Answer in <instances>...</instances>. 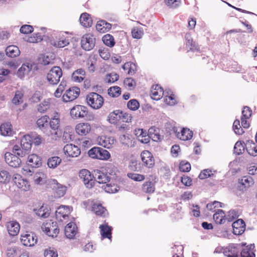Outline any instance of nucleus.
I'll return each instance as SVG.
<instances>
[{
  "label": "nucleus",
  "mask_w": 257,
  "mask_h": 257,
  "mask_svg": "<svg viewBox=\"0 0 257 257\" xmlns=\"http://www.w3.org/2000/svg\"><path fill=\"white\" fill-rule=\"evenodd\" d=\"M6 55L11 58L18 56L20 54V51L19 48L15 45H11L6 49Z\"/></svg>",
  "instance_id": "35"
},
{
  "label": "nucleus",
  "mask_w": 257,
  "mask_h": 257,
  "mask_svg": "<svg viewBox=\"0 0 257 257\" xmlns=\"http://www.w3.org/2000/svg\"><path fill=\"white\" fill-rule=\"evenodd\" d=\"M28 135L31 137L30 140L31 145L33 143L36 146H39L41 144L42 140L40 135L35 133H32Z\"/></svg>",
  "instance_id": "49"
},
{
  "label": "nucleus",
  "mask_w": 257,
  "mask_h": 257,
  "mask_svg": "<svg viewBox=\"0 0 257 257\" xmlns=\"http://www.w3.org/2000/svg\"><path fill=\"white\" fill-rule=\"evenodd\" d=\"M98 144L102 147L106 148H110L111 147V144L109 142L108 138H106L105 137H101L98 138L97 139Z\"/></svg>",
  "instance_id": "53"
},
{
  "label": "nucleus",
  "mask_w": 257,
  "mask_h": 257,
  "mask_svg": "<svg viewBox=\"0 0 257 257\" xmlns=\"http://www.w3.org/2000/svg\"><path fill=\"white\" fill-rule=\"evenodd\" d=\"M49 117L48 115H44L39 118L37 121V124L41 130L45 129L48 126Z\"/></svg>",
  "instance_id": "40"
},
{
  "label": "nucleus",
  "mask_w": 257,
  "mask_h": 257,
  "mask_svg": "<svg viewBox=\"0 0 257 257\" xmlns=\"http://www.w3.org/2000/svg\"><path fill=\"white\" fill-rule=\"evenodd\" d=\"M49 108V102L44 101L40 104L37 108L38 111L41 113L45 112Z\"/></svg>",
  "instance_id": "64"
},
{
  "label": "nucleus",
  "mask_w": 257,
  "mask_h": 257,
  "mask_svg": "<svg viewBox=\"0 0 257 257\" xmlns=\"http://www.w3.org/2000/svg\"><path fill=\"white\" fill-rule=\"evenodd\" d=\"M49 125L50 127L53 130V131H57V132H55V134L56 135H58V132L60 130L59 127H60V120L58 118H52L49 122Z\"/></svg>",
  "instance_id": "44"
},
{
  "label": "nucleus",
  "mask_w": 257,
  "mask_h": 257,
  "mask_svg": "<svg viewBox=\"0 0 257 257\" xmlns=\"http://www.w3.org/2000/svg\"><path fill=\"white\" fill-rule=\"evenodd\" d=\"M119 187L116 184L111 183L107 184L104 188L105 192L109 193H115L119 190Z\"/></svg>",
  "instance_id": "50"
},
{
  "label": "nucleus",
  "mask_w": 257,
  "mask_h": 257,
  "mask_svg": "<svg viewBox=\"0 0 257 257\" xmlns=\"http://www.w3.org/2000/svg\"><path fill=\"white\" fill-rule=\"evenodd\" d=\"M13 181L17 185L18 187L25 191H27L30 189V185L28 182L23 179L18 174L15 175L13 177Z\"/></svg>",
  "instance_id": "20"
},
{
  "label": "nucleus",
  "mask_w": 257,
  "mask_h": 257,
  "mask_svg": "<svg viewBox=\"0 0 257 257\" xmlns=\"http://www.w3.org/2000/svg\"><path fill=\"white\" fill-rule=\"evenodd\" d=\"M79 21L80 24L84 27L86 28L90 27L91 26L92 24V20L90 15L86 13H84L81 15Z\"/></svg>",
  "instance_id": "33"
},
{
  "label": "nucleus",
  "mask_w": 257,
  "mask_h": 257,
  "mask_svg": "<svg viewBox=\"0 0 257 257\" xmlns=\"http://www.w3.org/2000/svg\"><path fill=\"white\" fill-rule=\"evenodd\" d=\"M245 144L241 141L237 142L234 147V153L237 155L242 154L244 151Z\"/></svg>",
  "instance_id": "46"
},
{
  "label": "nucleus",
  "mask_w": 257,
  "mask_h": 257,
  "mask_svg": "<svg viewBox=\"0 0 257 257\" xmlns=\"http://www.w3.org/2000/svg\"><path fill=\"white\" fill-rule=\"evenodd\" d=\"M100 229V233L101 236L103 238L110 239L111 238L112 230V228L111 226L106 224H102L99 226Z\"/></svg>",
  "instance_id": "30"
},
{
  "label": "nucleus",
  "mask_w": 257,
  "mask_h": 257,
  "mask_svg": "<svg viewBox=\"0 0 257 257\" xmlns=\"http://www.w3.org/2000/svg\"><path fill=\"white\" fill-rule=\"evenodd\" d=\"M121 114V110H115L109 114L107 116V120L111 124H116L120 120Z\"/></svg>",
  "instance_id": "28"
},
{
  "label": "nucleus",
  "mask_w": 257,
  "mask_h": 257,
  "mask_svg": "<svg viewBox=\"0 0 257 257\" xmlns=\"http://www.w3.org/2000/svg\"><path fill=\"white\" fill-rule=\"evenodd\" d=\"M185 39L186 40V46L189 48L190 51H198L200 50V48L197 43L194 42L192 39L191 38L190 35L186 34L185 35Z\"/></svg>",
  "instance_id": "37"
},
{
  "label": "nucleus",
  "mask_w": 257,
  "mask_h": 257,
  "mask_svg": "<svg viewBox=\"0 0 257 257\" xmlns=\"http://www.w3.org/2000/svg\"><path fill=\"white\" fill-rule=\"evenodd\" d=\"M44 255L45 257H58V253L54 248L49 247L45 250Z\"/></svg>",
  "instance_id": "60"
},
{
  "label": "nucleus",
  "mask_w": 257,
  "mask_h": 257,
  "mask_svg": "<svg viewBox=\"0 0 257 257\" xmlns=\"http://www.w3.org/2000/svg\"><path fill=\"white\" fill-rule=\"evenodd\" d=\"M75 130L79 135L85 136L90 132L91 126L88 123H80L76 125Z\"/></svg>",
  "instance_id": "23"
},
{
  "label": "nucleus",
  "mask_w": 257,
  "mask_h": 257,
  "mask_svg": "<svg viewBox=\"0 0 257 257\" xmlns=\"http://www.w3.org/2000/svg\"><path fill=\"white\" fill-rule=\"evenodd\" d=\"M61 161L62 160L60 157L54 156L48 160L47 165L49 168L54 169L60 164Z\"/></svg>",
  "instance_id": "39"
},
{
  "label": "nucleus",
  "mask_w": 257,
  "mask_h": 257,
  "mask_svg": "<svg viewBox=\"0 0 257 257\" xmlns=\"http://www.w3.org/2000/svg\"><path fill=\"white\" fill-rule=\"evenodd\" d=\"M173 131L176 134V136L179 139L183 141H187L191 139L193 136V132L189 129L183 128L181 132H177V128L173 127Z\"/></svg>",
  "instance_id": "18"
},
{
  "label": "nucleus",
  "mask_w": 257,
  "mask_h": 257,
  "mask_svg": "<svg viewBox=\"0 0 257 257\" xmlns=\"http://www.w3.org/2000/svg\"><path fill=\"white\" fill-rule=\"evenodd\" d=\"M42 164L41 159L37 155L33 154L28 156V165L33 168H38Z\"/></svg>",
  "instance_id": "26"
},
{
  "label": "nucleus",
  "mask_w": 257,
  "mask_h": 257,
  "mask_svg": "<svg viewBox=\"0 0 257 257\" xmlns=\"http://www.w3.org/2000/svg\"><path fill=\"white\" fill-rule=\"evenodd\" d=\"M70 213V209L68 206H61L55 211L56 218L58 220L62 221L66 219Z\"/></svg>",
  "instance_id": "19"
},
{
  "label": "nucleus",
  "mask_w": 257,
  "mask_h": 257,
  "mask_svg": "<svg viewBox=\"0 0 257 257\" xmlns=\"http://www.w3.org/2000/svg\"><path fill=\"white\" fill-rule=\"evenodd\" d=\"M248 153L252 156H257V145L251 141L250 147L246 148Z\"/></svg>",
  "instance_id": "59"
},
{
  "label": "nucleus",
  "mask_w": 257,
  "mask_h": 257,
  "mask_svg": "<svg viewBox=\"0 0 257 257\" xmlns=\"http://www.w3.org/2000/svg\"><path fill=\"white\" fill-rule=\"evenodd\" d=\"M50 187L55 192L56 197L60 198L63 196L66 191V187L59 183L55 179L51 180L49 182Z\"/></svg>",
  "instance_id": "10"
},
{
  "label": "nucleus",
  "mask_w": 257,
  "mask_h": 257,
  "mask_svg": "<svg viewBox=\"0 0 257 257\" xmlns=\"http://www.w3.org/2000/svg\"><path fill=\"white\" fill-rule=\"evenodd\" d=\"M180 171L183 172H188L191 169L190 164L186 161H182L179 166Z\"/></svg>",
  "instance_id": "58"
},
{
  "label": "nucleus",
  "mask_w": 257,
  "mask_h": 257,
  "mask_svg": "<svg viewBox=\"0 0 257 257\" xmlns=\"http://www.w3.org/2000/svg\"><path fill=\"white\" fill-rule=\"evenodd\" d=\"M103 43L109 47H112L115 45V41L113 37L110 34H106L102 37Z\"/></svg>",
  "instance_id": "42"
},
{
  "label": "nucleus",
  "mask_w": 257,
  "mask_h": 257,
  "mask_svg": "<svg viewBox=\"0 0 257 257\" xmlns=\"http://www.w3.org/2000/svg\"><path fill=\"white\" fill-rule=\"evenodd\" d=\"M92 211L96 215L105 217L107 214V210L102 205L97 202H94L92 206Z\"/></svg>",
  "instance_id": "24"
},
{
  "label": "nucleus",
  "mask_w": 257,
  "mask_h": 257,
  "mask_svg": "<svg viewBox=\"0 0 257 257\" xmlns=\"http://www.w3.org/2000/svg\"><path fill=\"white\" fill-rule=\"evenodd\" d=\"M80 94V89L76 87L70 88L66 91L62 96L64 102L71 101L78 97Z\"/></svg>",
  "instance_id": "14"
},
{
  "label": "nucleus",
  "mask_w": 257,
  "mask_h": 257,
  "mask_svg": "<svg viewBox=\"0 0 257 257\" xmlns=\"http://www.w3.org/2000/svg\"><path fill=\"white\" fill-rule=\"evenodd\" d=\"M11 124L10 123L2 124L0 126V132L3 136H10L12 133Z\"/></svg>",
  "instance_id": "41"
},
{
  "label": "nucleus",
  "mask_w": 257,
  "mask_h": 257,
  "mask_svg": "<svg viewBox=\"0 0 257 257\" xmlns=\"http://www.w3.org/2000/svg\"><path fill=\"white\" fill-rule=\"evenodd\" d=\"M30 139L29 135L24 136L21 140L20 146L15 145L13 148L12 152L21 157L29 154L32 148Z\"/></svg>",
  "instance_id": "1"
},
{
  "label": "nucleus",
  "mask_w": 257,
  "mask_h": 257,
  "mask_svg": "<svg viewBox=\"0 0 257 257\" xmlns=\"http://www.w3.org/2000/svg\"><path fill=\"white\" fill-rule=\"evenodd\" d=\"M85 75V71L84 69H78L72 74L71 79L74 82H80L84 80Z\"/></svg>",
  "instance_id": "31"
},
{
  "label": "nucleus",
  "mask_w": 257,
  "mask_h": 257,
  "mask_svg": "<svg viewBox=\"0 0 257 257\" xmlns=\"http://www.w3.org/2000/svg\"><path fill=\"white\" fill-rule=\"evenodd\" d=\"M239 183L245 188H248L253 184L254 181L251 177L245 176L239 181Z\"/></svg>",
  "instance_id": "45"
},
{
  "label": "nucleus",
  "mask_w": 257,
  "mask_h": 257,
  "mask_svg": "<svg viewBox=\"0 0 257 257\" xmlns=\"http://www.w3.org/2000/svg\"><path fill=\"white\" fill-rule=\"evenodd\" d=\"M213 219L215 222L219 224H223L226 220L225 214L222 209H217L216 212L213 214Z\"/></svg>",
  "instance_id": "32"
},
{
  "label": "nucleus",
  "mask_w": 257,
  "mask_h": 257,
  "mask_svg": "<svg viewBox=\"0 0 257 257\" xmlns=\"http://www.w3.org/2000/svg\"><path fill=\"white\" fill-rule=\"evenodd\" d=\"M111 25L110 23H107L105 20L99 21L96 25V30L100 33H102L108 31L111 29Z\"/></svg>",
  "instance_id": "29"
},
{
  "label": "nucleus",
  "mask_w": 257,
  "mask_h": 257,
  "mask_svg": "<svg viewBox=\"0 0 257 257\" xmlns=\"http://www.w3.org/2000/svg\"><path fill=\"white\" fill-rule=\"evenodd\" d=\"M166 5L170 8L175 9L179 6L180 0H164Z\"/></svg>",
  "instance_id": "61"
},
{
  "label": "nucleus",
  "mask_w": 257,
  "mask_h": 257,
  "mask_svg": "<svg viewBox=\"0 0 257 257\" xmlns=\"http://www.w3.org/2000/svg\"><path fill=\"white\" fill-rule=\"evenodd\" d=\"M239 216L238 211L236 210L232 209L228 211L227 215H225V218L228 221L231 222L234 219L238 218Z\"/></svg>",
  "instance_id": "52"
},
{
  "label": "nucleus",
  "mask_w": 257,
  "mask_h": 257,
  "mask_svg": "<svg viewBox=\"0 0 257 257\" xmlns=\"http://www.w3.org/2000/svg\"><path fill=\"white\" fill-rule=\"evenodd\" d=\"M86 100L88 104L95 109L100 108L104 102L103 98L96 92H91L87 94Z\"/></svg>",
  "instance_id": "2"
},
{
  "label": "nucleus",
  "mask_w": 257,
  "mask_h": 257,
  "mask_svg": "<svg viewBox=\"0 0 257 257\" xmlns=\"http://www.w3.org/2000/svg\"><path fill=\"white\" fill-rule=\"evenodd\" d=\"M119 78V75L116 73H111L105 76L104 81L106 83L111 84L116 81Z\"/></svg>",
  "instance_id": "48"
},
{
  "label": "nucleus",
  "mask_w": 257,
  "mask_h": 257,
  "mask_svg": "<svg viewBox=\"0 0 257 257\" xmlns=\"http://www.w3.org/2000/svg\"><path fill=\"white\" fill-rule=\"evenodd\" d=\"M79 176L87 188H91L94 186V172L91 175L88 170L82 169L79 171Z\"/></svg>",
  "instance_id": "4"
},
{
  "label": "nucleus",
  "mask_w": 257,
  "mask_h": 257,
  "mask_svg": "<svg viewBox=\"0 0 257 257\" xmlns=\"http://www.w3.org/2000/svg\"><path fill=\"white\" fill-rule=\"evenodd\" d=\"M240 250L241 245L239 244H231L223 249V253L227 257H238Z\"/></svg>",
  "instance_id": "12"
},
{
  "label": "nucleus",
  "mask_w": 257,
  "mask_h": 257,
  "mask_svg": "<svg viewBox=\"0 0 257 257\" xmlns=\"http://www.w3.org/2000/svg\"><path fill=\"white\" fill-rule=\"evenodd\" d=\"M232 128L236 135H241L244 133V131L240 124V121L237 119L234 120Z\"/></svg>",
  "instance_id": "51"
},
{
  "label": "nucleus",
  "mask_w": 257,
  "mask_h": 257,
  "mask_svg": "<svg viewBox=\"0 0 257 257\" xmlns=\"http://www.w3.org/2000/svg\"><path fill=\"white\" fill-rule=\"evenodd\" d=\"M22 243L26 246H33L37 242V237L34 232H26L21 235Z\"/></svg>",
  "instance_id": "7"
},
{
  "label": "nucleus",
  "mask_w": 257,
  "mask_h": 257,
  "mask_svg": "<svg viewBox=\"0 0 257 257\" xmlns=\"http://www.w3.org/2000/svg\"><path fill=\"white\" fill-rule=\"evenodd\" d=\"M11 178V176L8 171L5 170L0 171V184L9 183Z\"/></svg>",
  "instance_id": "43"
},
{
  "label": "nucleus",
  "mask_w": 257,
  "mask_h": 257,
  "mask_svg": "<svg viewBox=\"0 0 257 257\" xmlns=\"http://www.w3.org/2000/svg\"><path fill=\"white\" fill-rule=\"evenodd\" d=\"M88 114L87 107L81 105L74 106L70 110V115L73 118H82L86 116Z\"/></svg>",
  "instance_id": "9"
},
{
  "label": "nucleus",
  "mask_w": 257,
  "mask_h": 257,
  "mask_svg": "<svg viewBox=\"0 0 257 257\" xmlns=\"http://www.w3.org/2000/svg\"><path fill=\"white\" fill-rule=\"evenodd\" d=\"M164 94L163 89L158 84L152 87L151 95L152 99L158 100H160Z\"/></svg>",
  "instance_id": "21"
},
{
  "label": "nucleus",
  "mask_w": 257,
  "mask_h": 257,
  "mask_svg": "<svg viewBox=\"0 0 257 257\" xmlns=\"http://www.w3.org/2000/svg\"><path fill=\"white\" fill-rule=\"evenodd\" d=\"M254 248V244H250L243 248L240 252L241 257H255V253L252 251Z\"/></svg>",
  "instance_id": "36"
},
{
  "label": "nucleus",
  "mask_w": 257,
  "mask_h": 257,
  "mask_svg": "<svg viewBox=\"0 0 257 257\" xmlns=\"http://www.w3.org/2000/svg\"><path fill=\"white\" fill-rule=\"evenodd\" d=\"M233 233L239 235L242 234L245 229V224L242 219H237L232 224Z\"/></svg>",
  "instance_id": "17"
},
{
  "label": "nucleus",
  "mask_w": 257,
  "mask_h": 257,
  "mask_svg": "<svg viewBox=\"0 0 257 257\" xmlns=\"http://www.w3.org/2000/svg\"><path fill=\"white\" fill-rule=\"evenodd\" d=\"M23 94L19 91H16L12 102L16 105L19 104L23 102Z\"/></svg>",
  "instance_id": "57"
},
{
  "label": "nucleus",
  "mask_w": 257,
  "mask_h": 257,
  "mask_svg": "<svg viewBox=\"0 0 257 257\" xmlns=\"http://www.w3.org/2000/svg\"><path fill=\"white\" fill-rule=\"evenodd\" d=\"M7 227L9 233L11 236H14L17 235L20 231V224L15 221L9 222L7 224Z\"/></svg>",
  "instance_id": "22"
},
{
  "label": "nucleus",
  "mask_w": 257,
  "mask_h": 257,
  "mask_svg": "<svg viewBox=\"0 0 257 257\" xmlns=\"http://www.w3.org/2000/svg\"><path fill=\"white\" fill-rule=\"evenodd\" d=\"M95 38L89 34H87L82 36L81 40V46L85 51H90L95 46Z\"/></svg>",
  "instance_id": "6"
},
{
  "label": "nucleus",
  "mask_w": 257,
  "mask_h": 257,
  "mask_svg": "<svg viewBox=\"0 0 257 257\" xmlns=\"http://www.w3.org/2000/svg\"><path fill=\"white\" fill-rule=\"evenodd\" d=\"M156 178H152V180L150 179L145 182L142 186V190L144 192L147 193H152L155 190V184L156 183V181L155 180Z\"/></svg>",
  "instance_id": "27"
},
{
  "label": "nucleus",
  "mask_w": 257,
  "mask_h": 257,
  "mask_svg": "<svg viewBox=\"0 0 257 257\" xmlns=\"http://www.w3.org/2000/svg\"><path fill=\"white\" fill-rule=\"evenodd\" d=\"M127 176L129 178L137 182L142 181L145 179L144 175L134 173H128Z\"/></svg>",
  "instance_id": "54"
},
{
  "label": "nucleus",
  "mask_w": 257,
  "mask_h": 257,
  "mask_svg": "<svg viewBox=\"0 0 257 257\" xmlns=\"http://www.w3.org/2000/svg\"><path fill=\"white\" fill-rule=\"evenodd\" d=\"M34 30L33 27L29 25H24L21 26L20 31L21 33L28 34L31 33Z\"/></svg>",
  "instance_id": "63"
},
{
  "label": "nucleus",
  "mask_w": 257,
  "mask_h": 257,
  "mask_svg": "<svg viewBox=\"0 0 257 257\" xmlns=\"http://www.w3.org/2000/svg\"><path fill=\"white\" fill-rule=\"evenodd\" d=\"M108 94L112 97H117L121 94V89L117 86L111 87L108 89Z\"/></svg>",
  "instance_id": "47"
},
{
  "label": "nucleus",
  "mask_w": 257,
  "mask_h": 257,
  "mask_svg": "<svg viewBox=\"0 0 257 257\" xmlns=\"http://www.w3.org/2000/svg\"><path fill=\"white\" fill-rule=\"evenodd\" d=\"M89 156L93 159L99 160H108L110 157V153L106 150L100 147H94L89 150Z\"/></svg>",
  "instance_id": "3"
},
{
  "label": "nucleus",
  "mask_w": 257,
  "mask_h": 257,
  "mask_svg": "<svg viewBox=\"0 0 257 257\" xmlns=\"http://www.w3.org/2000/svg\"><path fill=\"white\" fill-rule=\"evenodd\" d=\"M32 68V65L29 63L23 64L18 69L17 75L20 78H22L26 74L29 73Z\"/></svg>",
  "instance_id": "34"
},
{
  "label": "nucleus",
  "mask_w": 257,
  "mask_h": 257,
  "mask_svg": "<svg viewBox=\"0 0 257 257\" xmlns=\"http://www.w3.org/2000/svg\"><path fill=\"white\" fill-rule=\"evenodd\" d=\"M142 161L144 166L152 168L155 165V159L152 154L149 151H144L141 154Z\"/></svg>",
  "instance_id": "13"
},
{
  "label": "nucleus",
  "mask_w": 257,
  "mask_h": 257,
  "mask_svg": "<svg viewBox=\"0 0 257 257\" xmlns=\"http://www.w3.org/2000/svg\"><path fill=\"white\" fill-rule=\"evenodd\" d=\"M42 229L49 236L56 237L59 232V229L56 222H47L43 224Z\"/></svg>",
  "instance_id": "8"
},
{
  "label": "nucleus",
  "mask_w": 257,
  "mask_h": 257,
  "mask_svg": "<svg viewBox=\"0 0 257 257\" xmlns=\"http://www.w3.org/2000/svg\"><path fill=\"white\" fill-rule=\"evenodd\" d=\"M77 226L73 222L68 223L65 227V234L68 238H72L76 233Z\"/></svg>",
  "instance_id": "25"
},
{
  "label": "nucleus",
  "mask_w": 257,
  "mask_h": 257,
  "mask_svg": "<svg viewBox=\"0 0 257 257\" xmlns=\"http://www.w3.org/2000/svg\"><path fill=\"white\" fill-rule=\"evenodd\" d=\"M127 106L130 110H136L139 108L140 103L137 99H133L127 102Z\"/></svg>",
  "instance_id": "55"
},
{
  "label": "nucleus",
  "mask_w": 257,
  "mask_h": 257,
  "mask_svg": "<svg viewBox=\"0 0 257 257\" xmlns=\"http://www.w3.org/2000/svg\"><path fill=\"white\" fill-rule=\"evenodd\" d=\"M62 75V71L60 67L54 66L48 72L47 75L48 81L52 85H56L60 81Z\"/></svg>",
  "instance_id": "5"
},
{
  "label": "nucleus",
  "mask_w": 257,
  "mask_h": 257,
  "mask_svg": "<svg viewBox=\"0 0 257 257\" xmlns=\"http://www.w3.org/2000/svg\"><path fill=\"white\" fill-rule=\"evenodd\" d=\"M17 154L7 152L5 154V159L6 163L11 167L14 168L19 167L21 163V160Z\"/></svg>",
  "instance_id": "11"
},
{
  "label": "nucleus",
  "mask_w": 257,
  "mask_h": 257,
  "mask_svg": "<svg viewBox=\"0 0 257 257\" xmlns=\"http://www.w3.org/2000/svg\"><path fill=\"white\" fill-rule=\"evenodd\" d=\"M63 151L65 154L70 157H76L81 153L80 149L72 144H67L64 147Z\"/></svg>",
  "instance_id": "16"
},
{
  "label": "nucleus",
  "mask_w": 257,
  "mask_h": 257,
  "mask_svg": "<svg viewBox=\"0 0 257 257\" xmlns=\"http://www.w3.org/2000/svg\"><path fill=\"white\" fill-rule=\"evenodd\" d=\"M69 44V39L61 38L54 42L53 45L56 47L63 48Z\"/></svg>",
  "instance_id": "56"
},
{
  "label": "nucleus",
  "mask_w": 257,
  "mask_h": 257,
  "mask_svg": "<svg viewBox=\"0 0 257 257\" xmlns=\"http://www.w3.org/2000/svg\"><path fill=\"white\" fill-rule=\"evenodd\" d=\"M33 210L37 216L43 218H47L50 213L49 210L43 205L39 209L34 208Z\"/></svg>",
  "instance_id": "38"
},
{
  "label": "nucleus",
  "mask_w": 257,
  "mask_h": 257,
  "mask_svg": "<svg viewBox=\"0 0 257 257\" xmlns=\"http://www.w3.org/2000/svg\"><path fill=\"white\" fill-rule=\"evenodd\" d=\"M93 178L95 179V183L97 182L99 184H106L109 182L111 179V177L107 173L99 170H94Z\"/></svg>",
  "instance_id": "15"
},
{
  "label": "nucleus",
  "mask_w": 257,
  "mask_h": 257,
  "mask_svg": "<svg viewBox=\"0 0 257 257\" xmlns=\"http://www.w3.org/2000/svg\"><path fill=\"white\" fill-rule=\"evenodd\" d=\"M252 110L250 107L247 106L243 107L242 110V116L241 118L248 119L251 115Z\"/></svg>",
  "instance_id": "62"
}]
</instances>
